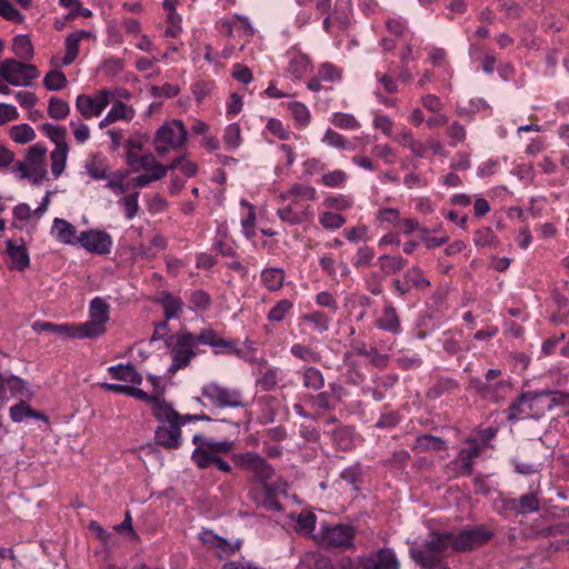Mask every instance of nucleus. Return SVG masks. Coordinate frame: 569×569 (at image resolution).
<instances>
[{"instance_id":"4be33fe9","label":"nucleus","mask_w":569,"mask_h":569,"mask_svg":"<svg viewBox=\"0 0 569 569\" xmlns=\"http://www.w3.org/2000/svg\"><path fill=\"white\" fill-rule=\"evenodd\" d=\"M51 233L59 242L64 244L74 246L80 242V234H78L76 227L64 219L56 218L53 220Z\"/></svg>"},{"instance_id":"7c9ffc66","label":"nucleus","mask_w":569,"mask_h":569,"mask_svg":"<svg viewBox=\"0 0 569 569\" xmlns=\"http://www.w3.org/2000/svg\"><path fill=\"white\" fill-rule=\"evenodd\" d=\"M11 50L14 56L22 61H29L33 58V46L26 34H19L13 38Z\"/></svg>"},{"instance_id":"b1692460","label":"nucleus","mask_w":569,"mask_h":569,"mask_svg":"<svg viewBox=\"0 0 569 569\" xmlns=\"http://www.w3.org/2000/svg\"><path fill=\"white\" fill-rule=\"evenodd\" d=\"M201 539L203 542L216 548L218 550L219 557L232 555L240 548V542L231 543L211 531H204Z\"/></svg>"},{"instance_id":"1a4fd4ad","label":"nucleus","mask_w":569,"mask_h":569,"mask_svg":"<svg viewBox=\"0 0 569 569\" xmlns=\"http://www.w3.org/2000/svg\"><path fill=\"white\" fill-rule=\"evenodd\" d=\"M231 459L238 468L250 471L253 479L261 486L266 485L274 475L272 466L254 451L232 453Z\"/></svg>"},{"instance_id":"c85d7f7f","label":"nucleus","mask_w":569,"mask_h":569,"mask_svg":"<svg viewBox=\"0 0 569 569\" xmlns=\"http://www.w3.org/2000/svg\"><path fill=\"white\" fill-rule=\"evenodd\" d=\"M298 373L300 375L302 379L303 387L313 390L319 391L325 386V377L322 372L316 368V367H302Z\"/></svg>"},{"instance_id":"a211bd4d","label":"nucleus","mask_w":569,"mask_h":569,"mask_svg":"<svg viewBox=\"0 0 569 569\" xmlns=\"http://www.w3.org/2000/svg\"><path fill=\"white\" fill-rule=\"evenodd\" d=\"M343 388L333 382L329 389L317 395H308L306 400L315 409L331 411L341 402Z\"/></svg>"},{"instance_id":"20e7f679","label":"nucleus","mask_w":569,"mask_h":569,"mask_svg":"<svg viewBox=\"0 0 569 569\" xmlns=\"http://www.w3.org/2000/svg\"><path fill=\"white\" fill-rule=\"evenodd\" d=\"M197 343L211 346L216 355H240V350L237 348L234 341L219 337L218 333L211 329L203 330L198 336L180 332V369L187 367L190 359L196 356L193 347H196Z\"/></svg>"},{"instance_id":"c756f323","label":"nucleus","mask_w":569,"mask_h":569,"mask_svg":"<svg viewBox=\"0 0 569 569\" xmlns=\"http://www.w3.org/2000/svg\"><path fill=\"white\" fill-rule=\"evenodd\" d=\"M10 417L14 422H22L27 418L40 419L44 422L48 421L47 416L42 411L33 410L26 402H20L10 408Z\"/></svg>"},{"instance_id":"052dcab7","label":"nucleus","mask_w":569,"mask_h":569,"mask_svg":"<svg viewBox=\"0 0 569 569\" xmlns=\"http://www.w3.org/2000/svg\"><path fill=\"white\" fill-rule=\"evenodd\" d=\"M288 108L291 111L293 119L300 126H307L310 122V112L303 103L295 101L289 103Z\"/></svg>"},{"instance_id":"dca6fc26","label":"nucleus","mask_w":569,"mask_h":569,"mask_svg":"<svg viewBox=\"0 0 569 569\" xmlns=\"http://www.w3.org/2000/svg\"><path fill=\"white\" fill-rule=\"evenodd\" d=\"M112 238L102 230H88L80 232L79 244L90 253L108 254L112 248Z\"/></svg>"},{"instance_id":"5701e85b","label":"nucleus","mask_w":569,"mask_h":569,"mask_svg":"<svg viewBox=\"0 0 569 569\" xmlns=\"http://www.w3.org/2000/svg\"><path fill=\"white\" fill-rule=\"evenodd\" d=\"M89 37H91V32L86 30H78L67 37L64 42L66 53L62 59L63 66H69L77 59L79 54L80 41Z\"/></svg>"},{"instance_id":"f257e3e1","label":"nucleus","mask_w":569,"mask_h":569,"mask_svg":"<svg viewBox=\"0 0 569 569\" xmlns=\"http://www.w3.org/2000/svg\"><path fill=\"white\" fill-rule=\"evenodd\" d=\"M129 397H133L141 401L152 405L154 417L162 423L156 430V442L168 449L178 447V412L171 405L167 403L164 398L157 395H148L140 388L129 387Z\"/></svg>"},{"instance_id":"423d86ee","label":"nucleus","mask_w":569,"mask_h":569,"mask_svg":"<svg viewBox=\"0 0 569 569\" xmlns=\"http://www.w3.org/2000/svg\"><path fill=\"white\" fill-rule=\"evenodd\" d=\"M39 74V70L34 64L7 58L0 61V93H11L9 84L13 87H30Z\"/></svg>"},{"instance_id":"4468645a","label":"nucleus","mask_w":569,"mask_h":569,"mask_svg":"<svg viewBox=\"0 0 569 569\" xmlns=\"http://www.w3.org/2000/svg\"><path fill=\"white\" fill-rule=\"evenodd\" d=\"M391 287L398 296L405 297L412 289L417 291L427 290L430 287V281L419 267H412L403 273V279L395 278Z\"/></svg>"},{"instance_id":"7ed1b4c3","label":"nucleus","mask_w":569,"mask_h":569,"mask_svg":"<svg viewBox=\"0 0 569 569\" xmlns=\"http://www.w3.org/2000/svg\"><path fill=\"white\" fill-rule=\"evenodd\" d=\"M451 532H432L423 543L410 548L411 559L425 569H433L452 551Z\"/></svg>"},{"instance_id":"a19ab883","label":"nucleus","mask_w":569,"mask_h":569,"mask_svg":"<svg viewBox=\"0 0 569 569\" xmlns=\"http://www.w3.org/2000/svg\"><path fill=\"white\" fill-rule=\"evenodd\" d=\"M9 134L14 142L20 144L31 142L36 138L33 128L27 123L11 127Z\"/></svg>"},{"instance_id":"3c124183","label":"nucleus","mask_w":569,"mask_h":569,"mask_svg":"<svg viewBox=\"0 0 569 569\" xmlns=\"http://www.w3.org/2000/svg\"><path fill=\"white\" fill-rule=\"evenodd\" d=\"M223 142L229 150H234L240 146L241 129L238 123H231L226 128Z\"/></svg>"},{"instance_id":"a878e982","label":"nucleus","mask_w":569,"mask_h":569,"mask_svg":"<svg viewBox=\"0 0 569 569\" xmlns=\"http://www.w3.org/2000/svg\"><path fill=\"white\" fill-rule=\"evenodd\" d=\"M376 327L395 335L399 333L401 325L396 308L390 305L386 306L382 316L376 321Z\"/></svg>"},{"instance_id":"4c0bfd02","label":"nucleus","mask_w":569,"mask_h":569,"mask_svg":"<svg viewBox=\"0 0 569 569\" xmlns=\"http://www.w3.org/2000/svg\"><path fill=\"white\" fill-rule=\"evenodd\" d=\"M335 443L342 450H348L353 441V428L349 426H339L331 431Z\"/></svg>"},{"instance_id":"6e6d98bb","label":"nucleus","mask_w":569,"mask_h":569,"mask_svg":"<svg viewBox=\"0 0 569 569\" xmlns=\"http://www.w3.org/2000/svg\"><path fill=\"white\" fill-rule=\"evenodd\" d=\"M138 199H139V192L136 191V192H132V193H129V194L122 197L119 201V203L124 209L127 219H129V220L133 219L138 213V210H139Z\"/></svg>"},{"instance_id":"a18cd8bd","label":"nucleus","mask_w":569,"mask_h":569,"mask_svg":"<svg viewBox=\"0 0 569 569\" xmlns=\"http://www.w3.org/2000/svg\"><path fill=\"white\" fill-rule=\"evenodd\" d=\"M301 320L313 325V328L319 332H325L329 328L331 318L321 311H315L306 313L301 317Z\"/></svg>"},{"instance_id":"f03ea898","label":"nucleus","mask_w":569,"mask_h":569,"mask_svg":"<svg viewBox=\"0 0 569 569\" xmlns=\"http://www.w3.org/2000/svg\"><path fill=\"white\" fill-rule=\"evenodd\" d=\"M568 396L559 391L526 392L509 407V420L540 419L553 407L566 402Z\"/></svg>"},{"instance_id":"cd10ccee","label":"nucleus","mask_w":569,"mask_h":569,"mask_svg":"<svg viewBox=\"0 0 569 569\" xmlns=\"http://www.w3.org/2000/svg\"><path fill=\"white\" fill-rule=\"evenodd\" d=\"M108 372L113 379L141 385L142 377L131 365H117L108 368Z\"/></svg>"},{"instance_id":"bb28decb","label":"nucleus","mask_w":569,"mask_h":569,"mask_svg":"<svg viewBox=\"0 0 569 569\" xmlns=\"http://www.w3.org/2000/svg\"><path fill=\"white\" fill-rule=\"evenodd\" d=\"M6 250L11 268L22 271L29 266V254L24 246H17L12 240H8Z\"/></svg>"},{"instance_id":"774afa93","label":"nucleus","mask_w":569,"mask_h":569,"mask_svg":"<svg viewBox=\"0 0 569 569\" xmlns=\"http://www.w3.org/2000/svg\"><path fill=\"white\" fill-rule=\"evenodd\" d=\"M289 193L292 197L300 198V199H307V200H315L316 199V189L311 186L306 184H293L289 189Z\"/></svg>"},{"instance_id":"c9c22d12","label":"nucleus","mask_w":569,"mask_h":569,"mask_svg":"<svg viewBox=\"0 0 569 569\" xmlns=\"http://www.w3.org/2000/svg\"><path fill=\"white\" fill-rule=\"evenodd\" d=\"M87 173L94 180L107 178L106 159L100 154L91 156L86 162Z\"/></svg>"},{"instance_id":"79ce46f5","label":"nucleus","mask_w":569,"mask_h":569,"mask_svg":"<svg viewBox=\"0 0 569 569\" xmlns=\"http://www.w3.org/2000/svg\"><path fill=\"white\" fill-rule=\"evenodd\" d=\"M279 368L269 367L264 371L261 372L260 377L257 379V385L263 391H271L276 389L279 380Z\"/></svg>"},{"instance_id":"c03bdc74","label":"nucleus","mask_w":569,"mask_h":569,"mask_svg":"<svg viewBox=\"0 0 569 569\" xmlns=\"http://www.w3.org/2000/svg\"><path fill=\"white\" fill-rule=\"evenodd\" d=\"M70 112V106L67 101L52 97L49 100L48 114L56 120H63Z\"/></svg>"},{"instance_id":"393cba45","label":"nucleus","mask_w":569,"mask_h":569,"mask_svg":"<svg viewBox=\"0 0 569 569\" xmlns=\"http://www.w3.org/2000/svg\"><path fill=\"white\" fill-rule=\"evenodd\" d=\"M13 171L20 179H29L33 184H40L47 178L46 164H16Z\"/></svg>"},{"instance_id":"09e8293b","label":"nucleus","mask_w":569,"mask_h":569,"mask_svg":"<svg viewBox=\"0 0 569 569\" xmlns=\"http://www.w3.org/2000/svg\"><path fill=\"white\" fill-rule=\"evenodd\" d=\"M167 169L168 168L166 166H157V167L153 168V172H146L143 174H140V176L136 177L132 180V183L137 188L146 187L150 182L164 177L166 172H167Z\"/></svg>"},{"instance_id":"39448f33","label":"nucleus","mask_w":569,"mask_h":569,"mask_svg":"<svg viewBox=\"0 0 569 569\" xmlns=\"http://www.w3.org/2000/svg\"><path fill=\"white\" fill-rule=\"evenodd\" d=\"M192 442L197 446L192 452V460L199 468L206 469L214 465L220 471L231 473V466L221 458V455L228 453L233 449V441H217L201 435H194Z\"/></svg>"},{"instance_id":"ddd939ff","label":"nucleus","mask_w":569,"mask_h":569,"mask_svg":"<svg viewBox=\"0 0 569 569\" xmlns=\"http://www.w3.org/2000/svg\"><path fill=\"white\" fill-rule=\"evenodd\" d=\"M108 94L101 89L94 94L81 93L76 98V109L84 119L98 118L108 107Z\"/></svg>"},{"instance_id":"864d4df0","label":"nucleus","mask_w":569,"mask_h":569,"mask_svg":"<svg viewBox=\"0 0 569 569\" xmlns=\"http://www.w3.org/2000/svg\"><path fill=\"white\" fill-rule=\"evenodd\" d=\"M293 305L288 299L278 301L268 312V320L270 321H282L286 315L292 309Z\"/></svg>"},{"instance_id":"4d7b16f0","label":"nucleus","mask_w":569,"mask_h":569,"mask_svg":"<svg viewBox=\"0 0 569 569\" xmlns=\"http://www.w3.org/2000/svg\"><path fill=\"white\" fill-rule=\"evenodd\" d=\"M74 140L79 144L86 143L90 138V129L89 127L80 119H72L69 123Z\"/></svg>"},{"instance_id":"69168bd1","label":"nucleus","mask_w":569,"mask_h":569,"mask_svg":"<svg viewBox=\"0 0 569 569\" xmlns=\"http://www.w3.org/2000/svg\"><path fill=\"white\" fill-rule=\"evenodd\" d=\"M189 302L193 309H206L210 306V296L203 290H194L190 293Z\"/></svg>"},{"instance_id":"58836bf2","label":"nucleus","mask_w":569,"mask_h":569,"mask_svg":"<svg viewBox=\"0 0 569 569\" xmlns=\"http://www.w3.org/2000/svg\"><path fill=\"white\" fill-rule=\"evenodd\" d=\"M459 387L458 382L451 378H440L429 388L427 396L432 399L441 397L443 393L452 392Z\"/></svg>"},{"instance_id":"603ef678","label":"nucleus","mask_w":569,"mask_h":569,"mask_svg":"<svg viewBox=\"0 0 569 569\" xmlns=\"http://www.w3.org/2000/svg\"><path fill=\"white\" fill-rule=\"evenodd\" d=\"M346 218L339 213L326 211L319 217L320 224L328 230H336L346 223Z\"/></svg>"},{"instance_id":"473e14b6","label":"nucleus","mask_w":569,"mask_h":569,"mask_svg":"<svg viewBox=\"0 0 569 569\" xmlns=\"http://www.w3.org/2000/svg\"><path fill=\"white\" fill-rule=\"evenodd\" d=\"M310 67V60L308 56L301 52H292L289 63H288V72L292 74L296 79H301Z\"/></svg>"},{"instance_id":"49530a36","label":"nucleus","mask_w":569,"mask_h":569,"mask_svg":"<svg viewBox=\"0 0 569 569\" xmlns=\"http://www.w3.org/2000/svg\"><path fill=\"white\" fill-rule=\"evenodd\" d=\"M67 83L68 80L64 73L59 70L49 71L43 79V86L50 91H59L63 89Z\"/></svg>"},{"instance_id":"6e6552de","label":"nucleus","mask_w":569,"mask_h":569,"mask_svg":"<svg viewBox=\"0 0 569 569\" xmlns=\"http://www.w3.org/2000/svg\"><path fill=\"white\" fill-rule=\"evenodd\" d=\"M109 303L100 297L90 301L89 317L84 323H78L82 338H97L106 332V325L109 321Z\"/></svg>"},{"instance_id":"338daca9","label":"nucleus","mask_w":569,"mask_h":569,"mask_svg":"<svg viewBox=\"0 0 569 569\" xmlns=\"http://www.w3.org/2000/svg\"><path fill=\"white\" fill-rule=\"evenodd\" d=\"M327 144L338 148V149H347L349 148V142L341 136L340 133L333 131L332 129H328L322 139Z\"/></svg>"},{"instance_id":"f704fd0d","label":"nucleus","mask_w":569,"mask_h":569,"mask_svg":"<svg viewBox=\"0 0 569 569\" xmlns=\"http://www.w3.org/2000/svg\"><path fill=\"white\" fill-rule=\"evenodd\" d=\"M380 270L389 276L401 271L407 266V259L401 256L383 254L379 257Z\"/></svg>"},{"instance_id":"0e129e2a","label":"nucleus","mask_w":569,"mask_h":569,"mask_svg":"<svg viewBox=\"0 0 569 569\" xmlns=\"http://www.w3.org/2000/svg\"><path fill=\"white\" fill-rule=\"evenodd\" d=\"M0 16L6 20L22 22L24 17L8 0H0Z\"/></svg>"},{"instance_id":"13d9d810","label":"nucleus","mask_w":569,"mask_h":569,"mask_svg":"<svg viewBox=\"0 0 569 569\" xmlns=\"http://www.w3.org/2000/svg\"><path fill=\"white\" fill-rule=\"evenodd\" d=\"M447 136L450 139V146L456 147L458 143L466 140L467 130L461 123L453 121L447 128Z\"/></svg>"},{"instance_id":"412c9836","label":"nucleus","mask_w":569,"mask_h":569,"mask_svg":"<svg viewBox=\"0 0 569 569\" xmlns=\"http://www.w3.org/2000/svg\"><path fill=\"white\" fill-rule=\"evenodd\" d=\"M37 332H51L71 339H83L78 323H60L37 321L32 326Z\"/></svg>"},{"instance_id":"bf43d9fd","label":"nucleus","mask_w":569,"mask_h":569,"mask_svg":"<svg viewBox=\"0 0 569 569\" xmlns=\"http://www.w3.org/2000/svg\"><path fill=\"white\" fill-rule=\"evenodd\" d=\"M331 122L340 129H358L360 127V123L352 114L342 112H336L332 116Z\"/></svg>"},{"instance_id":"0eeeda50","label":"nucleus","mask_w":569,"mask_h":569,"mask_svg":"<svg viewBox=\"0 0 569 569\" xmlns=\"http://www.w3.org/2000/svg\"><path fill=\"white\" fill-rule=\"evenodd\" d=\"M201 395L219 409H238L246 406L244 397L240 389L217 381L206 383L202 387Z\"/></svg>"},{"instance_id":"f3484780","label":"nucleus","mask_w":569,"mask_h":569,"mask_svg":"<svg viewBox=\"0 0 569 569\" xmlns=\"http://www.w3.org/2000/svg\"><path fill=\"white\" fill-rule=\"evenodd\" d=\"M360 569H400L396 553L390 548H381L376 552L359 558Z\"/></svg>"},{"instance_id":"37998d69","label":"nucleus","mask_w":569,"mask_h":569,"mask_svg":"<svg viewBox=\"0 0 569 569\" xmlns=\"http://www.w3.org/2000/svg\"><path fill=\"white\" fill-rule=\"evenodd\" d=\"M290 353L305 362L317 363L321 361V356L319 352L301 343L292 345L290 348Z\"/></svg>"},{"instance_id":"e433bc0d","label":"nucleus","mask_w":569,"mask_h":569,"mask_svg":"<svg viewBox=\"0 0 569 569\" xmlns=\"http://www.w3.org/2000/svg\"><path fill=\"white\" fill-rule=\"evenodd\" d=\"M41 131L56 144V148L69 147L67 139V129L62 126L43 123Z\"/></svg>"},{"instance_id":"2eb2a0df","label":"nucleus","mask_w":569,"mask_h":569,"mask_svg":"<svg viewBox=\"0 0 569 569\" xmlns=\"http://www.w3.org/2000/svg\"><path fill=\"white\" fill-rule=\"evenodd\" d=\"M500 509L507 517H518L539 511L540 500L535 492L522 495L519 498H503Z\"/></svg>"},{"instance_id":"e2e57ef3","label":"nucleus","mask_w":569,"mask_h":569,"mask_svg":"<svg viewBox=\"0 0 569 569\" xmlns=\"http://www.w3.org/2000/svg\"><path fill=\"white\" fill-rule=\"evenodd\" d=\"M497 237L490 227H482L475 232L473 241L478 247L491 246L496 242Z\"/></svg>"},{"instance_id":"6ab92c4d","label":"nucleus","mask_w":569,"mask_h":569,"mask_svg":"<svg viewBox=\"0 0 569 569\" xmlns=\"http://www.w3.org/2000/svg\"><path fill=\"white\" fill-rule=\"evenodd\" d=\"M177 129L178 121L168 122L158 129L153 144L159 156L163 157L178 149Z\"/></svg>"},{"instance_id":"680f3d73","label":"nucleus","mask_w":569,"mask_h":569,"mask_svg":"<svg viewBox=\"0 0 569 569\" xmlns=\"http://www.w3.org/2000/svg\"><path fill=\"white\" fill-rule=\"evenodd\" d=\"M348 179L347 173L343 170L337 169L328 172L321 177V181L325 186L330 188L341 187Z\"/></svg>"},{"instance_id":"9d476101","label":"nucleus","mask_w":569,"mask_h":569,"mask_svg":"<svg viewBox=\"0 0 569 569\" xmlns=\"http://www.w3.org/2000/svg\"><path fill=\"white\" fill-rule=\"evenodd\" d=\"M491 537L492 532L483 526H475L458 533L451 532L452 551L463 552L471 550L487 542Z\"/></svg>"},{"instance_id":"72a5a7b5","label":"nucleus","mask_w":569,"mask_h":569,"mask_svg":"<svg viewBox=\"0 0 569 569\" xmlns=\"http://www.w3.org/2000/svg\"><path fill=\"white\" fill-rule=\"evenodd\" d=\"M261 281L270 291H277L283 286L284 271L281 268H267L261 272Z\"/></svg>"},{"instance_id":"ea45409f","label":"nucleus","mask_w":569,"mask_h":569,"mask_svg":"<svg viewBox=\"0 0 569 569\" xmlns=\"http://www.w3.org/2000/svg\"><path fill=\"white\" fill-rule=\"evenodd\" d=\"M69 147L56 148L51 154V172L58 178L64 171L66 162L68 158Z\"/></svg>"},{"instance_id":"aec40b11","label":"nucleus","mask_w":569,"mask_h":569,"mask_svg":"<svg viewBox=\"0 0 569 569\" xmlns=\"http://www.w3.org/2000/svg\"><path fill=\"white\" fill-rule=\"evenodd\" d=\"M481 453V447L476 439H469L467 441L466 447L460 449L458 457L448 465L450 469L451 466L459 465V475L470 476L473 471V461ZM458 476V473H455Z\"/></svg>"},{"instance_id":"5fc2aeb1","label":"nucleus","mask_w":569,"mask_h":569,"mask_svg":"<svg viewBox=\"0 0 569 569\" xmlns=\"http://www.w3.org/2000/svg\"><path fill=\"white\" fill-rule=\"evenodd\" d=\"M114 121L124 120L130 121L134 117V109L127 106L122 101H114L109 110Z\"/></svg>"},{"instance_id":"9b49d317","label":"nucleus","mask_w":569,"mask_h":569,"mask_svg":"<svg viewBox=\"0 0 569 569\" xmlns=\"http://www.w3.org/2000/svg\"><path fill=\"white\" fill-rule=\"evenodd\" d=\"M356 530L352 526L338 523L321 530L320 545L327 548H352Z\"/></svg>"},{"instance_id":"8fccbe9b","label":"nucleus","mask_w":569,"mask_h":569,"mask_svg":"<svg viewBox=\"0 0 569 569\" xmlns=\"http://www.w3.org/2000/svg\"><path fill=\"white\" fill-rule=\"evenodd\" d=\"M46 148L39 143L33 144L29 148L27 157L24 161H20L17 164H28V166H37V164H46Z\"/></svg>"},{"instance_id":"de8ad7c7","label":"nucleus","mask_w":569,"mask_h":569,"mask_svg":"<svg viewBox=\"0 0 569 569\" xmlns=\"http://www.w3.org/2000/svg\"><path fill=\"white\" fill-rule=\"evenodd\" d=\"M177 0H164L162 6L167 12L168 28L164 32L166 37L174 38L177 34V18H176Z\"/></svg>"},{"instance_id":"2f4dec72","label":"nucleus","mask_w":569,"mask_h":569,"mask_svg":"<svg viewBox=\"0 0 569 569\" xmlns=\"http://www.w3.org/2000/svg\"><path fill=\"white\" fill-rule=\"evenodd\" d=\"M415 449L420 452L443 451L447 449V445L446 441L440 437L422 435L417 437Z\"/></svg>"},{"instance_id":"f8f14e48","label":"nucleus","mask_w":569,"mask_h":569,"mask_svg":"<svg viewBox=\"0 0 569 569\" xmlns=\"http://www.w3.org/2000/svg\"><path fill=\"white\" fill-rule=\"evenodd\" d=\"M152 341L157 345V350L169 352L172 362L169 367L170 372L178 370V335L169 330L167 322H160L156 326Z\"/></svg>"}]
</instances>
